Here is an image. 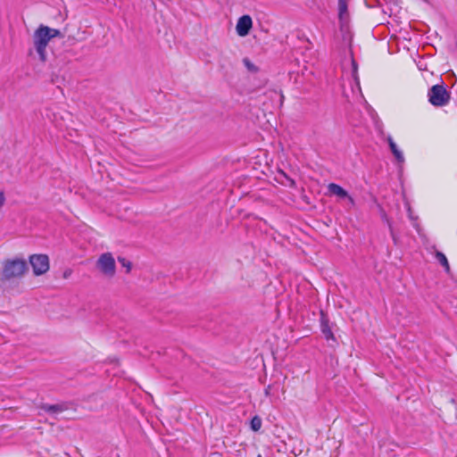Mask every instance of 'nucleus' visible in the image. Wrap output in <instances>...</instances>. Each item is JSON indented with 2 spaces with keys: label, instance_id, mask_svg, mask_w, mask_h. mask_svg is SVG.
<instances>
[{
  "label": "nucleus",
  "instance_id": "f257e3e1",
  "mask_svg": "<svg viewBox=\"0 0 457 457\" xmlns=\"http://www.w3.org/2000/svg\"><path fill=\"white\" fill-rule=\"evenodd\" d=\"M56 37H62V32L56 29H51L45 25H40L34 32L33 44L39 59L42 62L46 61V48L49 41Z\"/></svg>",
  "mask_w": 457,
  "mask_h": 457
},
{
  "label": "nucleus",
  "instance_id": "f03ea898",
  "mask_svg": "<svg viewBox=\"0 0 457 457\" xmlns=\"http://www.w3.org/2000/svg\"><path fill=\"white\" fill-rule=\"evenodd\" d=\"M28 264L23 259L6 260L3 264L1 280L3 282L21 278L28 270Z\"/></svg>",
  "mask_w": 457,
  "mask_h": 457
},
{
  "label": "nucleus",
  "instance_id": "7ed1b4c3",
  "mask_svg": "<svg viewBox=\"0 0 457 457\" xmlns=\"http://www.w3.org/2000/svg\"><path fill=\"white\" fill-rule=\"evenodd\" d=\"M429 103L436 107H442L448 104L451 99V93L447 91L444 83L432 86L428 92Z\"/></svg>",
  "mask_w": 457,
  "mask_h": 457
},
{
  "label": "nucleus",
  "instance_id": "20e7f679",
  "mask_svg": "<svg viewBox=\"0 0 457 457\" xmlns=\"http://www.w3.org/2000/svg\"><path fill=\"white\" fill-rule=\"evenodd\" d=\"M29 263L35 276L46 273L49 270V258L46 254H32L29 256Z\"/></svg>",
  "mask_w": 457,
  "mask_h": 457
},
{
  "label": "nucleus",
  "instance_id": "39448f33",
  "mask_svg": "<svg viewBox=\"0 0 457 457\" xmlns=\"http://www.w3.org/2000/svg\"><path fill=\"white\" fill-rule=\"evenodd\" d=\"M96 267L105 276L113 277L116 270V264L112 253H105L101 254L96 262Z\"/></svg>",
  "mask_w": 457,
  "mask_h": 457
},
{
  "label": "nucleus",
  "instance_id": "423d86ee",
  "mask_svg": "<svg viewBox=\"0 0 457 457\" xmlns=\"http://www.w3.org/2000/svg\"><path fill=\"white\" fill-rule=\"evenodd\" d=\"M252 27V18L249 15H243L237 21L236 30L238 36L245 37L250 33Z\"/></svg>",
  "mask_w": 457,
  "mask_h": 457
},
{
  "label": "nucleus",
  "instance_id": "0eeeda50",
  "mask_svg": "<svg viewBox=\"0 0 457 457\" xmlns=\"http://www.w3.org/2000/svg\"><path fill=\"white\" fill-rule=\"evenodd\" d=\"M320 328L327 341L337 344V339L329 327L328 318L323 311H320Z\"/></svg>",
  "mask_w": 457,
  "mask_h": 457
},
{
  "label": "nucleus",
  "instance_id": "6e6552de",
  "mask_svg": "<svg viewBox=\"0 0 457 457\" xmlns=\"http://www.w3.org/2000/svg\"><path fill=\"white\" fill-rule=\"evenodd\" d=\"M39 409L51 414L60 413L69 409L66 403H61L57 404L41 403Z\"/></svg>",
  "mask_w": 457,
  "mask_h": 457
},
{
  "label": "nucleus",
  "instance_id": "1a4fd4ad",
  "mask_svg": "<svg viewBox=\"0 0 457 457\" xmlns=\"http://www.w3.org/2000/svg\"><path fill=\"white\" fill-rule=\"evenodd\" d=\"M328 191L331 195H337L340 198H349L353 201L352 197L348 195L347 191L337 184L330 183L328 186Z\"/></svg>",
  "mask_w": 457,
  "mask_h": 457
},
{
  "label": "nucleus",
  "instance_id": "9d476101",
  "mask_svg": "<svg viewBox=\"0 0 457 457\" xmlns=\"http://www.w3.org/2000/svg\"><path fill=\"white\" fill-rule=\"evenodd\" d=\"M347 0H338V16L341 21L347 19Z\"/></svg>",
  "mask_w": 457,
  "mask_h": 457
},
{
  "label": "nucleus",
  "instance_id": "9b49d317",
  "mask_svg": "<svg viewBox=\"0 0 457 457\" xmlns=\"http://www.w3.org/2000/svg\"><path fill=\"white\" fill-rule=\"evenodd\" d=\"M388 145H389L390 150H391L392 154H394V156L395 157V159L398 162H403V155L402 152L398 149L396 144L394 142V140L391 137L388 138Z\"/></svg>",
  "mask_w": 457,
  "mask_h": 457
},
{
  "label": "nucleus",
  "instance_id": "f8f14e48",
  "mask_svg": "<svg viewBox=\"0 0 457 457\" xmlns=\"http://www.w3.org/2000/svg\"><path fill=\"white\" fill-rule=\"evenodd\" d=\"M435 256L438 262L445 269L446 271L450 270V265L446 256L439 251H436Z\"/></svg>",
  "mask_w": 457,
  "mask_h": 457
},
{
  "label": "nucleus",
  "instance_id": "ddd939ff",
  "mask_svg": "<svg viewBox=\"0 0 457 457\" xmlns=\"http://www.w3.org/2000/svg\"><path fill=\"white\" fill-rule=\"evenodd\" d=\"M262 427V419L259 416H254L251 420V428L253 431H258Z\"/></svg>",
  "mask_w": 457,
  "mask_h": 457
},
{
  "label": "nucleus",
  "instance_id": "4468645a",
  "mask_svg": "<svg viewBox=\"0 0 457 457\" xmlns=\"http://www.w3.org/2000/svg\"><path fill=\"white\" fill-rule=\"evenodd\" d=\"M243 62L249 71L256 72L258 71V68L248 58H244Z\"/></svg>",
  "mask_w": 457,
  "mask_h": 457
},
{
  "label": "nucleus",
  "instance_id": "2eb2a0df",
  "mask_svg": "<svg viewBox=\"0 0 457 457\" xmlns=\"http://www.w3.org/2000/svg\"><path fill=\"white\" fill-rule=\"evenodd\" d=\"M119 262L123 266L127 268V273H129L131 270L132 264L129 261H128L124 257H119L118 258Z\"/></svg>",
  "mask_w": 457,
  "mask_h": 457
},
{
  "label": "nucleus",
  "instance_id": "dca6fc26",
  "mask_svg": "<svg viewBox=\"0 0 457 457\" xmlns=\"http://www.w3.org/2000/svg\"><path fill=\"white\" fill-rule=\"evenodd\" d=\"M5 204V195L4 191L0 189V209Z\"/></svg>",
  "mask_w": 457,
  "mask_h": 457
},
{
  "label": "nucleus",
  "instance_id": "f3484780",
  "mask_svg": "<svg viewBox=\"0 0 457 457\" xmlns=\"http://www.w3.org/2000/svg\"><path fill=\"white\" fill-rule=\"evenodd\" d=\"M352 66H353V75L354 79H357V77H356L357 63L353 59L352 60Z\"/></svg>",
  "mask_w": 457,
  "mask_h": 457
},
{
  "label": "nucleus",
  "instance_id": "a211bd4d",
  "mask_svg": "<svg viewBox=\"0 0 457 457\" xmlns=\"http://www.w3.org/2000/svg\"><path fill=\"white\" fill-rule=\"evenodd\" d=\"M389 229H390V232H391V236H392L394 241L395 242V237L394 235V231H393L392 226L390 224H389Z\"/></svg>",
  "mask_w": 457,
  "mask_h": 457
},
{
  "label": "nucleus",
  "instance_id": "6ab92c4d",
  "mask_svg": "<svg viewBox=\"0 0 457 457\" xmlns=\"http://www.w3.org/2000/svg\"><path fill=\"white\" fill-rule=\"evenodd\" d=\"M270 386H268V387L265 389V395H270Z\"/></svg>",
  "mask_w": 457,
  "mask_h": 457
}]
</instances>
